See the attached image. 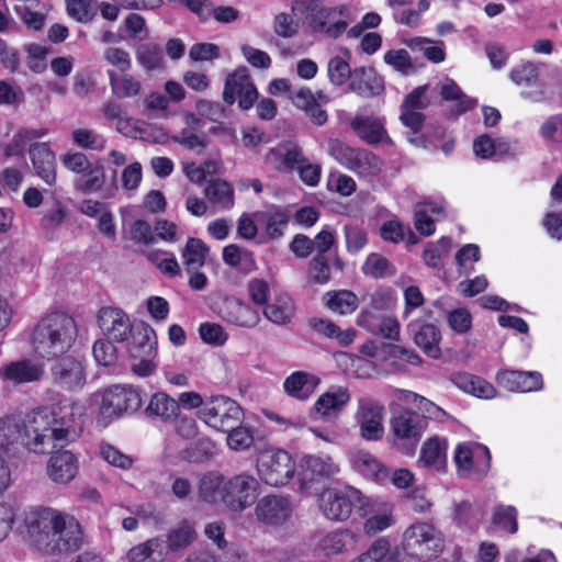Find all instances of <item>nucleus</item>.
<instances>
[{
  "label": "nucleus",
  "mask_w": 562,
  "mask_h": 562,
  "mask_svg": "<svg viewBox=\"0 0 562 562\" xmlns=\"http://www.w3.org/2000/svg\"><path fill=\"white\" fill-rule=\"evenodd\" d=\"M80 435L69 405L33 411L25 423L13 417L0 419V448L18 442L34 453H45L57 445L75 441Z\"/></svg>",
  "instance_id": "nucleus-1"
},
{
  "label": "nucleus",
  "mask_w": 562,
  "mask_h": 562,
  "mask_svg": "<svg viewBox=\"0 0 562 562\" xmlns=\"http://www.w3.org/2000/svg\"><path fill=\"white\" fill-rule=\"evenodd\" d=\"M25 527L35 546L47 553L72 552L83 544V533L75 517L52 508L26 514Z\"/></svg>",
  "instance_id": "nucleus-2"
},
{
  "label": "nucleus",
  "mask_w": 562,
  "mask_h": 562,
  "mask_svg": "<svg viewBox=\"0 0 562 562\" xmlns=\"http://www.w3.org/2000/svg\"><path fill=\"white\" fill-rule=\"evenodd\" d=\"M78 336L76 321L66 313H52L34 327L31 344L36 355L52 359L66 353Z\"/></svg>",
  "instance_id": "nucleus-3"
},
{
  "label": "nucleus",
  "mask_w": 562,
  "mask_h": 562,
  "mask_svg": "<svg viewBox=\"0 0 562 562\" xmlns=\"http://www.w3.org/2000/svg\"><path fill=\"white\" fill-rule=\"evenodd\" d=\"M294 11L305 14L308 26L314 32H324L328 37L337 38L348 27L344 19L347 7H326L319 0L297 1L293 5Z\"/></svg>",
  "instance_id": "nucleus-4"
},
{
  "label": "nucleus",
  "mask_w": 562,
  "mask_h": 562,
  "mask_svg": "<svg viewBox=\"0 0 562 562\" xmlns=\"http://www.w3.org/2000/svg\"><path fill=\"white\" fill-rule=\"evenodd\" d=\"M328 154L360 177L376 176L382 170V160L376 155L363 148H353L339 139H329Z\"/></svg>",
  "instance_id": "nucleus-5"
},
{
  "label": "nucleus",
  "mask_w": 562,
  "mask_h": 562,
  "mask_svg": "<svg viewBox=\"0 0 562 562\" xmlns=\"http://www.w3.org/2000/svg\"><path fill=\"white\" fill-rule=\"evenodd\" d=\"M257 471L261 480L271 486L286 484L295 472L291 456L280 449L262 451L257 459Z\"/></svg>",
  "instance_id": "nucleus-6"
},
{
  "label": "nucleus",
  "mask_w": 562,
  "mask_h": 562,
  "mask_svg": "<svg viewBox=\"0 0 562 562\" xmlns=\"http://www.w3.org/2000/svg\"><path fill=\"white\" fill-rule=\"evenodd\" d=\"M199 415L207 425L220 431L232 430L233 427L241 423L243 418L240 406L223 395L205 400Z\"/></svg>",
  "instance_id": "nucleus-7"
},
{
  "label": "nucleus",
  "mask_w": 562,
  "mask_h": 562,
  "mask_svg": "<svg viewBox=\"0 0 562 562\" xmlns=\"http://www.w3.org/2000/svg\"><path fill=\"white\" fill-rule=\"evenodd\" d=\"M142 406L138 391L131 386L113 385L102 392L99 413L103 418L113 419L131 414Z\"/></svg>",
  "instance_id": "nucleus-8"
},
{
  "label": "nucleus",
  "mask_w": 562,
  "mask_h": 562,
  "mask_svg": "<svg viewBox=\"0 0 562 562\" xmlns=\"http://www.w3.org/2000/svg\"><path fill=\"white\" fill-rule=\"evenodd\" d=\"M384 413V406L371 397H361L357 401L353 418L362 439L379 441L383 438Z\"/></svg>",
  "instance_id": "nucleus-9"
},
{
  "label": "nucleus",
  "mask_w": 562,
  "mask_h": 562,
  "mask_svg": "<svg viewBox=\"0 0 562 562\" xmlns=\"http://www.w3.org/2000/svg\"><path fill=\"white\" fill-rule=\"evenodd\" d=\"M427 422L415 412H403L391 419V429L396 438V446L406 454H412L424 431Z\"/></svg>",
  "instance_id": "nucleus-10"
},
{
  "label": "nucleus",
  "mask_w": 562,
  "mask_h": 562,
  "mask_svg": "<svg viewBox=\"0 0 562 562\" xmlns=\"http://www.w3.org/2000/svg\"><path fill=\"white\" fill-rule=\"evenodd\" d=\"M361 501L362 495L356 488H326L318 497V506L327 519L342 521L350 516L355 502Z\"/></svg>",
  "instance_id": "nucleus-11"
},
{
  "label": "nucleus",
  "mask_w": 562,
  "mask_h": 562,
  "mask_svg": "<svg viewBox=\"0 0 562 562\" xmlns=\"http://www.w3.org/2000/svg\"><path fill=\"white\" fill-rule=\"evenodd\" d=\"M236 99L243 110H249L258 99V91L246 67L237 68L225 80L223 100L232 105Z\"/></svg>",
  "instance_id": "nucleus-12"
},
{
  "label": "nucleus",
  "mask_w": 562,
  "mask_h": 562,
  "mask_svg": "<svg viewBox=\"0 0 562 562\" xmlns=\"http://www.w3.org/2000/svg\"><path fill=\"white\" fill-rule=\"evenodd\" d=\"M258 480L248 473L227 477L228 509L241 512L250 507L259 495Z\"/></svg>",
  "instance_id": "nucleus-13"
},
{
  "label": "nucleus",
  "mask_w": 562,
  "mask_h": 562,
  "mask_svg": "<svg viewBox=\"0 0 562 562\" xmlns=\"http://www.w3.org/2000/svg\"><path fill=\"white\" fill-rule=\"evenodd\" d=\"M63 445H57L49 457L46 465L47 476L57 484H67L75 479L79 470L77 457L70 451L65 450Z\"/></svg>",
  "instance_id": "nucleus-14"
},
{
  "label": "nucleus",
  "mask_w": 562,
  "mask_h": 562,
  "mask_svg": "<svg viewBox=\"0 0 562 562\" xmlns=\"http://www.w3.org/2000/svg\"><path fill=\"white\" fill-rule=\"evenodd\" d=\"M404 542L407 550H419L422 554H436L442 549L440 532L427 522H417L407 528Z\"/></svg>",
  "instance_id": "nucleus-15"
},
{
  "label": "nucleus",
  "mask_w": 562,
  "mask_h": 562,
  "mask_svg": "<svg viewBox=\"0 0 562 562\" xmlns=\"http://www.w3.org/2000/svg\"><path fill=\"white\" fill-rule=\"evenodd\" d=\"M50 373L54 384L64 390L80 389L86 382L83 363L72 356L56 361L50 368Z\"/></svg>",
  "instance_id": "nucleus-16"
},
{
  "label": "nucleus",
  "mask_w": 562,
  "mask_h": 562,
  "mask_svg": "<svg viewBox=\"0 0 562 562\" xmlns=\"http://www.w3.org/2000/svg\"><path fill=\"white\" fill-rule=\"evenodd\" d=\"M98 325L104 335L116 342L126 341L133 330V325L126 313L112 306H104L99 311Z\"/></svg>",
  "instance_id": "nucleus-17"
},
{
  "label": "nucleus",
  "mask_w": 562,
  "mask_h": 562,
  "mask_svg": "<svg viewBox=\"0 0 562 562\" xmlns=\"http://www.w3.org/2000/svg\"><path fill=\"white\" fill-rule=\"evenodd\" d=\"M255 218L262 232L260 243H267L283 236L290 221V215L285 209L271 205L265 211L256 212Z\"/></svg>",
  "instance_id": "nucleus-18"
},
{
  "label": "nucleus",
  "mask_w": 562,
  "mask_h": 562,
  "mask_svg": "<svg viewBox=\"0 0 562 562\" xmlns=\"http://www.w3.org/2000/svg\"><path fill=\"white\" fill-rule=\"evenodd\" d=\"M292 514V504L285 496L268 495L256 506L257 518L265 524L279 526L284 524Z\"/></svg>",
  "instance_id": "nucleus-19"
},
{
  "label": "nucleus",
  "mask_w": 562,
  "mask_h": 562,
  "mask_svg": "<svg viewBox=\"0 0 562 562\" xmlns=\"http://www.w3.org/2000/svg\"><path fill=\"white\" fill-rule=\"evenodd\" d=\"M349 88L358 95L370 99L381 95L385 85L383 77L373 67L361 66L353 69Z\"/></svg>",
  "instance_id": "nucleus-20"
},
{
  "label": "nucleus",
  "mask_w": 562,
  "mask_h": 562,
  "mask_svg": "<svg viewBox=\"0 0 562 562\" xmlns=\"http://www.w3.org/2000/svg\"><path fill=\"white\" fill-rule=\"evenodd\" d=\"M497 382L510 392H535L543 387L542 375L537 371L504 370L497 373Z\"/></svg>",
  "instance_id": "nucleus-21"
},
{
  "label": "nucleus",
  "mask_w": 562,
  "mask_h": 562,
  "mask_svg": "<svg viewBox=\"0 0 562 562\" xmlns=\"http://www.w3.org/2000/svg\"><path fill=\"white\" fill-rule=\"evenodd\" d=\"M349 401L350 393L346 387H333L317 398L313 406L312 414L328 420L337 418Z\"/></svg>",
  "instance_id": "nucleus-22"
},
{
  "label": "nucleus",
  "mask_w": 562,
  "mask_h": 562,
  "mask_svg": "<svg viewBox=\"0 0 562 562\" xmlns=\"http://www.w3.org/2000/svg\"><path fill=\"white\" fill-rule=\"evenodd\" d=\"M43 374V367L31 359L11 361L0 368V378L14 384L38 381Z\"/></svg>",
  "instance_id": "nucleus-23"
},
{
  "label": "nucleus",
  "mask_w": 562,
  "mask_h": 562,
  "mask_svg": "<svg viewBox=\"0 0 562 562\" xmlns=\"http://www.w3.org/2000/svg\"><path fill=\"white\" fill-rule=\"evenodd\" d=\"M36 175L48 186L56 182L55 154L46 143H35L29 149Z\"/></svg>",
  "instance_id": "nucleus-24"
},
{
  "label": "nucleus",
  "mask_w": 562,
  "mask_h": 562,
  "mask_svg": "<svg viewBox=\"0 0 562 562\" xmlns=\"http://www.w3.org/2000/svg\"><path fill=\"white\" fill-rule=\"evenodd\" d=\"M302 476L314 482L331 479L339 472V465L329 456H306L301 461Z\"/></svg>",
  "instance_id": "nucleus-25"
},
{
  "label": "nucleus",
  "mask_w": 562,
  "mask_h": 562,
  "mask_svg": "<svg viewBox=\"0 0 562 562\" xmlns=\"http://www.w3.org/2000/svg\"><path fill=\"white\" fill-rule=\"evenodd\" d=\"M440 95L445 101L453 102L447 110L450 119H457L476 106V100L467 95L452 79H446L441 85Z\"/></svg>",
  "instance_id": "nucleus-26"
},
{
  "label": "nucleus",
  "mask_w": 562,
  "mask_h": 562,
  "mask_svg": "<svg viewBox=\"0 0 562 562\" xmlns=\"http://www.w3.org/2000/svg\"><path fill=\"white\" fill-rule=\"evenodd\" d=\"M227 477L218 472L204 474L199 483L201 498L211 504H223L228 508Z\"/></svg>",
  "instance_id": "nucleus-27"
},
{
  "label": "nucleus",
  "mask_w": 562,
  "mask_h": 562,
  "mask_svg": "<svg viewBox=\"0 0 562 562\" xmlns=\"http://www.w3.org/2000/svg\"><path fill=\"white\" fill-rule=\"evenodd\" d=\"M408 330L413 335L415 344L429 357H440L439 342L441 339L439 329L432 324L412 323Z\"/></svg>",
  "instance_id": "nucleus-28"
},
{
  "label": "nucleus",
  "mask_w": 562,
  "mask_h": 562,
  "mask_svg": "<svg viewBox=\"0 0 562 562\" xmlns=\"http://www.w3.org/2000/svg\"><path fill=\"white\" fill-rule=\"evenodd\" d=\"M145 414L148 418L157 419L164 423L175 420L179 415V403L164 392H157L151 395Z\"/></svg>",
  "instance_id": "nucleus-29"
},
{
  "label": "nucleus",
  "mask_w": 562,
  "mask_h": 562,
  "mask_svg": "<svg viewBox=\"0 0 562 562\" xmlns=\"http://www.w3.org/2000/svg\"><path fill=\"white\" fill-rule=\"evenodd\" d=\"M350 127L358 137L370 145L379 144L387 137L383 122L374 116L357 115L351 121Z\"/></svg>",
  "instance_id": "nucleus-30"
},
{
  "label": "nucleus",
  "mask_w": 562,
  "mask_h": 562,
  "mask_svg": "<svg viewBox=\"0 0 562 562\" xmlns=\"http://www.w3.org/2000/svg\"><path fill=\"white\" fill-rule=\"evenodd\" d=\"M318 384V378L303 371H296L284 380L283 387L288 395L304 401L315 392Z\"/></svg>",
  "instance_id": "nucleus-31"
},
{
  "label": "nucleus",
  "mask_w": 562,
  "mask_h": 562,
  "mask_svg": "<svg viewBox=\"0 0 562 562\" xmlns=\"http://www.w3.org/2000/svg\"><path fill=\"white\" fill-rule=\"evenodd\" d=\"M452 382L460 390L481 398H493L496 395V389L481 376L461 372L452 375Z\"/></svg>",
  "instance_id": "nucleus-32"
},
{
  "label": "nucleus",
  "mask_w": 562,
  "mask_h": 562,
  "mask_svg": "<svg viewBox=\"0 0 562 562\" xmlns=\"http://www.w3.org/2000/svg\"><path fill=\"white\" fill-rule=\"evenodd\" d=\"M165 557V542L159 538H151L133 547L126 555L128 562H162Z\"/></svg>",
  "instance_id": "nucleus-33"
},
{
  "label": "nucleus",
  "mask_w": 562,
  "mask_h": 562,
  "mask_svg": "<svg viewBox=\"0 0 562 562\" xmlns=\"http://www.w3.org/2000/svg\"><path fill=\"white\" fill-rule=\"evenodd\" d=\"M446 439L439 437L429 438L424 442L419 462L428 469L441 471L446 461Z\"/></svg>",
  "instance_id": "nucleus-34"
},
{
  "label": "nucleus",
  "mask_w": 562,
  "mask_h": 562,
  "mask_svg": "<svg viewBox=\"0 0 562 562\" xmlns=\"http://www.w3.org/2000/svg\"><path fill=\"white\" fill-rule=\"evenodd\" d=\"M136 60L148 72L165 68L161 46L154 42L142 43L135 50Z\"/></svg>",
  "instance_id": "nucleus-35"
},
{
  "label": "nucleus",
  "mask_w": 562,
  "mask_h": 562,
  "mask_svg": "<svg viewBox=\"0 0 562 562\" xmlns=\"http://www.w3.org/2000/svg\"><path fill=\"white\" fill-rule=\"evenodd\" d=\"M395 393L398 394L400 400L414 404L422 412L420 416L426 422L427 418L442 422L447 417V413L442 408L417 393L406 390H396Z\"/></svg>",
  "instance_id": "nucleus-36"
},
{
  "label": "nucleus",
  "mask_w": 562,
  "mask_h": 562,
  "mask_svg": "<svg viewBox=\"0 0 562 562\" xmlns=\"http://www.w3.org/2000/svg\"><path fill=\"white\" fill-rule=\"evenodd\" d=\"M262 313L271 323L286 325L294 315L293 302L288 295H279L272 303L265 304Z\"/></svg>",
  "instance_id": "nucleus-37"
},
{
  "label": "nucleus",
  "mask_w": 562,
  "mask_h": 562,
  "mask_svg": "<svg viewBox=\"0 0 562 562\" xmlns=\"http://www.w3.org/2000/svg\"><path fill=\"white\" fill-rule=\"evenodd\" d=\"M108 77L112 93L115 97L125 99L139 94L142 89L140 82L126 71L119 75L114 70H108Z\"/></svg>",
  "instance_id": "nucleus-38"
},
{
  "label": "nucleus",
  "mask_w": 562,
  "mask_h": 562,
  "mask_svg": "<svg viewBox=\"0 0 562 562\" xmlns=\"http://www.w3.org/2000/svg\"><path fill=\"white\" fill-rule=\"evenodd\" d=\"M353 542V535L349 530H339L326 533L318 542L317 548L324 555L339 554Z\"/></svg>",
  "instance_id": "nucleus-39"
},
{
  "label": "nucleus",
  "mask_w": 562,
  "mask_h": 562,
  "mask_svg": "<svg viewBox=\"0 0 562 562\" xmlns=\"http://www.w3.org/2000/svg\"><path fill=\"white\" fill-rule=\"evenodd\" d=\"M204 193L211 203L224 210H228L234 205V190L232 186L223 179L210 180Z\"/></svg>",
  "instance_id": "nucleus-40"
},
{
  "label": "nucleus",
  "mask_w": 562,
  "mask_h": 562,
  "mask_svg": "<svg viewBox=\"0 0 562 562\" xmlns=\"http://www.w3.org/2000/svg\"><path fill=\"white\" fill-rule=\"evenodd\" d=\"M153 334V329L145 325H133V330L130 337H132V345L130 347V352L133 358H137L140 356L150 357L154 353V341L150 339V335Z\"/></svg>",
  "instance_id": "nucleus-41"
},
{
  "label": "nucleus",
  "mask_w": 562,
  "mask_h": 562,
  "mask_svg": "<svg viewBox=\"0 0 562 562\" xmlns=\"http://www.w3.org/2000/svg\"><path fill=\"white\" fill-rule=\"evenodd\" d=\"M227 319L236 326L254 328L260 323L261 317L258 311L248 304L236 302L231 306Z\"/></svg>",
  "instance_id": "nucleus-42"
},
{
  "label": "nucleus",
  "mask_w": 562,
  "mask_h": 562,
  "mask_svg": "<svg viewBox=\"0 0 562 562\" xmlns=\"http://www.w3.org/2000/svg\"><path fill=\"white\" fill-rule=\"evenodd\" d=\"M325 300L328 308L341 315L350 314L358 307V297L349 290L328 292Z\"/></svg>",
  "instance_id": "nucleus-43"
},
{
  "label": "nucleus",
  "mask_w": 562,
  "mask_h": 562,
  "mask_svg": "<svg viewBox=\"0 0 562 562\" xmlns=\"http://www.w3.org/2000/svg\"><path fill=\"white\" fill-rule=\"evenodd\" d=\"M209 254V247L199 238H189L182 251L183 263L188 271L201 268Z\"/></svg>",
  "instance_id": "nucleus-44"
},
{
  "label": "nucleus",
  "mask_w": 562,
  "mask_h": 562,
  "mask_svg": "<svg viewBox=\"0 0 562 562\" xmlns=\"http://www.w3.org/2000/svg\"><path fill=\"white\" fill-rule=\"evenodd\" d=\"M353 467L363 475L381 481L387 476L386 470L369 452L359 451L352 457Z\"/></svg>",
  "instance_id": "nucleus-45"
},
{
  "label": "nucleus",
  "mask_w": 562,
  "mask_h": 562,
  "mask_svg": "<svg viewBox=\"0 0 562 562\" xmlns=\"http://www.w3.org/2000/svg\"><path fill=\"white\" fill-rule=\"evenodd\" d=\"M362 272L373 279H383L395 276L396 269L385 257L370 254L362 266Z\"/></svg>",
  "instance_id": "nucleus-46"
},
{
  "label": "nucleus",
  "mask_w": 562,
  "mask_h": 562,
  "mask_svg": "<svg viewBox=\"0 0 562 562\" xmlns=\"http://www.w3.org/2000/svg\"><path fill=\"white\" fill-rule=\"evenodd\" d=\"M195 537L196 532L193 527L184 521L168 533L167 548L172 552L183 550L194 541Z\"/></svg>",
  "instance_id": "nucleus-47"
},
{
  "label": "nucleus",
  "mask_w": 562,
  "mask_h": 562,
  "mask_svg": "<svg viewBox=\"0 0 562 562\" xmlns=\"http://www.w3.org/2000/svg\"><path fill=\"white\" fill-rule=\"evenodd\" d=\"M37 4V0H26L14 7L15 13L23 21V23L27 27L36 31L41 30L45 23V15L35 11Z\"/></svg>",
  "instance_id": "nucleus-48"
},
{
  "label": "nucleus",
  "mask_w": 562,
  "mask_h": 562,
  "mask_svg": "<svg viewBox=\"0 0 562 562\" xmlns=\"http://www.w3.org/2000/svg\"><path fill=\"white\" fill-rule=\"evenodd\" d=\"M67 12L80 23H89L97 15L95 0H66Z\"/></svg>",
  "instance_id": "nucleus-49"
},
{
  "label": "nucleus",
  "mask_w": 562,
  "mask_h": 562,
  "mask_svg": "<svg viewBox=\"0 0 562 562\" xmlns=\"http://www.w3.org/2000/svg\"><path fill=\"white\" fill-rule=\"evenodd\" d=\"M509 78L518 86H533L539 78V68L532 61H526L513 68Z\"/></svg>",
  "instance_id": "nucleus-50"
},
{
  "label": "nucleus",
  "mask_w": 562,
  "mask_h": 562,
  "mask_svg": "<svg viewBox=\"0 0 562 562\" xmlns=\"http://www.w3.org/2000/svg\"><path fill=\"white\" fill-rule=\"evenodd\" d=\"M330 266L326 258L316 255L308 263L307 280L314 284H325L330 280Z\"/></svg>",
  "instance_id": "nucleus-51"
},
{
  "label": "nucleus",
  "mask_w": 562,
  "mask_h": 562,
  "mask_svg": "<svg viewBox=\"0 0 562 562\" xmlns=\"http://www.w3.org/2000/svg\"><path fill=\"white\" fill-rule=\"evenodd\" d=\"M327 71L329 80L336 86L344 85L348 79L351 81L353 76V70L348 61L339 56L330 58Z\"/></svg>",
  "instance_id": "nucleus-52"
},
{
  "label": "nucleus",
  "mask_w": 562,
  "mask_h": 562,
  "mask_svg": "<svg viewBox=\"0 0 562 562\" xmlns=\"http://www.w3.org/2000/svg\"><path fill=\"white\" fill-rule=\"evenodd\" d=\"M384 61L403 75H408L415 71L409 53L403 48L386 52L384 55Z\"/></svg>",
  "instance_id": "nucleus-53"
},
{
  "label": "nucleus",
  "mask_w": 562,
  "mask_h": 562,
  "mask_svg": "<svg viewBox=\"0 0 562 562\" xmlns=\"http://www.w3.org/2000/svg\"><path fill=\"white\" fill-rule=\"evenodd\" d=\"M493 524L509 533H515L518 527L516 508L513 506H497L494 510Z\"/></svg>",
  "instance_id": "nucleus-54"
},
{
  "label": "nucleus",
  "mask_w": 562,
  "mask_h": 562,
  "mask_svg": "<svg viewBox=\"0 0 562 562\" xmlns=\"http://www.w3.org/2000/svg\"><path fill=\"white\" fill-rule=\"evenodd\" d=\"M104 183V171L102 166L88 168L83 178L77 182L76 187L83 193L100 191Z\"/></svg>",
  "instance_id": "nucleus-55"
},
{
  "label": "nucleus",
  "mask_w": 562,
  "mask_h": 562,
  "mask_svg": "<svg viewBox=\"0 0 562 562\" xmlns=\"http://www.w3.org/2000/svg\"><path fill=\"white\" fill-rule=\"evenodd\" d=\"M199 334L205 344L213 346H223L228 339L223 326L216 323H202L199 327Z\"/></svg>",
  "instance_id": "nucleus-56"
},
{
  "label": "nucleus",
  "mask_w": 562,
  "mask_h": 562,
  "mask_svg": "<svg viewBox=\"0 0 562 562\" xmlns=\"http://www.w3.org/2000/svg\"><path fill=\"white\" fill-rule=\"evenodd\" d=\"M227 432V445L235 450H244L249 448L254 442V436L249 428L236 425L232 430H224Z\"/></svg>",
  "instance_id": "nucleus-57"
},
{
  "label": "nucleus",
  "mask_w": 562,
  "mask_h": 562,
  "mask_svg": "<svg viewBox=\"0 0 562 562\" xmlns=\"http://www.w3.org/2000/svg\"><path fill=\"white\" fill-rule=\"evenodd\" d=\"M71 135L75 144L85 149L102 150L105 146V142L97 133L88 128L74 130Z\"/></svg>",
  "instance_id": "nucleus-58"
},
{
  "label": "nucleus",
  "mask_w": 562,
  "mask_h": 562,
  "mask_svg": "<svg viewBox=\"0 0 562 562\" xmlns=\"http://www.w3.org/2000/svg\"><path fill=\"white\" fill-rule=\"evenodd\" d=\"M92 352L95 361L104 367L112 366L116 361V348L110 340H97Z\"/></svg>",
  "instance_id": "nucleus-59"
},
{
  "label": "nucleus",
  "mask_w": 562,
  "mask_h": 562,
  "mask_svg": "<svg viewBox=\"0 0 562 562\" xmlns=\"http://www.w3.org/2000/svg\"><path fill=\"white\" fill-rule=\"evenodd\" d=\"M175 140L189 149H200V151L209 144V137L204 133L199 135L190 127L183 128Z\"/></svg>",
  "instance_id": "nucleus-60"
},
{
  "label": "nucleus",
  "mask_w": 562,
  "mask_h": 562,
  "mask_svg": "<svg viewBox=\"0 0 562 562\" xmlns=\"http://www.w3.org/2000/svg\"><path fill=\"white\" fill-rule=\"evenodd\" d=\"M428 89V86H419L415 88L411 93H408L402 105L401 109L405 110H413V111H419L425 110L430 104L429 99L426 97V91Z\"/></svg>",
  "instance_id": "nucleus-61"
},
{
  "label": "nucleus",
  "mask_w": 562,
  "mask_h": 562,
  "mask_svg": "<svg viewBox=\"0 0 562 562\" xmlns=\"http://www.w3.org/2000/svg\"><path fill=\"white\" fill-rule=\"evenodd\" d=\"M346 246L349 252H358L367 244V233L357 225H346L344 228Z\"/></svg>",
  "instance_id": "nucleus-62"
},
{
  "label": "nucleus",
  "mask_w": 562,
  "mask_h": 562,
  "mask_svg": "<svg viewBox=\"0 0 562 562\" xmlns=\"http://www.w3.org/2000/svg\"><path fill=\"white\" fill-rule=\"evenodd\" d=\"M198 115L213 122H220L225 117V108L218 103L209 100H198L195 103Z\"/></svg>",
  "instance_id": "nucleus-63"
},
{
  "label": "nucleus",
  "mask_w": 562,
  "mask_h": 562,
  "mask_svg": "<svg viewBox=\"0 0 562 562\" xmlns=\"http://www.w3.org/2000/svg\"><path fill=\"white\" fill-rule=\"evenodd\" d=\"M540 133L546 139L562 145V115L549 117L541 125Z\"/></svg>",
  "instance_id": "nucleus-64"
}]
</instances>
